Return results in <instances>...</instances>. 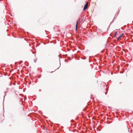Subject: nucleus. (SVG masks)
<instances>
[{"mask_svg":"<svg viewBox=\"0 0 133 133\" xmlns=\"http://www.w3.org/2000/svg\"><path fill=\"white\" fill-rule=\"evenodd\" d=\"M105 94L106 95V94H107V93H105Z\"/></svg>","mask_w":133,"mask_h":133,"instance_id":"obj_15","label":"nucleus"},{"mask_svg":"<svg viewBox=\"0 0 133 133\" xmlns=\"http://www.w3.org/2000/svg\"><path fill=\"white\" fill-rule=\"evenodd\" d=\"M36 61H37V60H34V62L35 63L36 62Z\"/></svg>","mask_w":133,"mask_h":133,"instance_id":"obj_8","label":"nucleus"},{"mask_svg":"<svg viewBox=\"0 0 133 133\" xmlns=\"http://www.w3.org/2000/svg\"><path fill=\"white\" fill-rule=\"evenodd\" d=\"M65 62H67V61L66 60H65Z\"/></svg>","mask_w":133,"mask_h":133,"instance_id":"obj_10","label":"nucleus"},{"mask_svg":"<svg viewBox=\"0 0 133 133\" xmlns=\"http://www.w3.org/2000/svg\"><path fill=\"white\" fill-rule=\"evenodd\" d=\"M61 58H62V57H61Z\"/></svg>","mask_w":133,"mask_h":133,"instance_id":"obj_16","label":"nucleus"},{"mask_svg":"<svg viewBox=\"0 0 133 133\" xmlns=\"http://www.w3.org/2000/svg\"><path fill=\"white\" fill-rule=\"evenodd\" d=\"M5 97V95H4V98Z\"/></svg>","mask_w":133,"mask_h":133,"instance_id":"obj_12","label":"nucleus"},{"mask_svg":"<svg viewBox=\"0 0 133 133\" xmlns=\"http://www.w3.org/2000/svg\"><path fill=\"white\" fill-rule=\"evenodd\" d=\"M117 34V32L116 31L115 32V34L114 36V37H115Z\"/></svg>","mask_w":133,"mask_h":133,"instance_id":"obj_4","label":"nucleus"},{"mask_svg":"<svg viewBox=\"0 0 133 133\" xmlns=\"http://www.w3.org/2000/svg\"><path fill=\"white\" fill-rule=\"evenodd\" d=\"M123 35V34H122L120 35V36L118 37V38H117V40L118 41L122 37Z\"/></svg>","mask_w":133,"mask_h":133,"instance_id":"obj_2","label":"nucleus"},{"mask_svg":"<svg viewBox=\"0 0 133 133\" xmlns=\"http://www.w3.org/2000/svg\"><path fill=\"white\" fill-rule=\"evenodd\" d=\"M5 94V95H6V94Z\"/></svg>","mask_w":133,"mask_h":133,"instance_id":"obj_13","label":"nucleus"},{"mask_svg":"<svg viewBox=\"0 0 133 133\" xmlns=\"http://www.w3.org/2000/svg\"><path fill=\"white\" fill-rule=\"evenodd\" d=\"M12 83L11 82V83L9 85H12Z\"/></svg>","mask_w":133,"mask_h":133,"instance_id":"obj_9","label":"nucleus"},{"mask_svg":"<svg viewBox=\"0 0 133 133\" xmlns=\"http://www.w3.org/2000/svg\"><path fill=\"white\" fill-rule=\"evenodd\" d=\"M86 57H84V58H82V59H86Z\"/></svg>","mask_w":133,"mask_h":133,"instance_id":"obj_6","label":"nucleus"},{"mask_svg":"<svg viewBox=\"0 0 133 133\" xmlns=\"http://www.w3.org/2000/svg\"><path fill=\"white\" fill-rule=\"evenodd\" d=\"M78 23V21L77 20V22H76V29H77V25Z\"/></svg>","mask_w":133,"mask_h":133,"instance_id":"obj_3","label":"nucleus"},{"mask_svg":"<svg viewBox=\"0 0 133 133\" xmlns=\"http://www.w3.org/2000/svg\"><path fill=\"white\" fill-rule=\"evenodd\" d=\"M59 61H60V60H59ZM61 65L60 62V66H59V67H58V68L57 69H58L59 68V67H60V66H61V65Z\"/></svg>","mask_w":133,"mask_h":133,"instance_id":"obj_7","label":"nucleus"},{"mask_svg":"<svg viewBox=\"0 0 133 133\" xmlns=\"http://www.w3.org/2000/svg\"><path fill=\"white\" fill-rule=\"evenodd\" d=\"M110 25H109V26L108 27V28L109 27V26H110Z\"/></svg>","mask_w":133,"mask_h":133,"instance_id":"obj_14","label":"nucleus"},{"mask_svg":"<svg viewBox=\"0 0 133 133\" xmlns=\"http://www.w3.org/2000/svg\"><path fill=\"white\" fill-rule=\"evenodd\" d=\"M23 62V61H20L19 62V64H20V63H22Z\"/></svg>","mask_w":133,"mask_h":133,"instance_id":"obj_5","label":"nucleus"},{"mask_svg":"<svg viewBox=\"0 0 133 133\" xmlns=\"http://www.w3.org/2000/svg\"><path fill=\"white\" fill-rule=\"evenodd\" d=\"M88 2H87L85 4V5L83 9L84 10H85L87 8L88 5Z\"/></svg>","mask_w":133,"mask_h":133,"instance_id":"obj_1","label":"nucleus"},{"mask_svg":"<svg viewBox=\"0 0 133 133\" xmlns=\"http://www.w3.org/2000/svg\"><path fill=\"white\" fill-rule=\"evenodd\" d=\"M83 19H82V20H81L82 21V20H83Z\"/></svg>","mask_w":133,"mask_h":133,"instance_id":"obj_11","label":"nucleus"}]
</instances>
